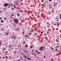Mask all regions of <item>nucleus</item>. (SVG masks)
Wrapping results in <instances>:
<instances>
[{"label":"nucleus","mask_w":61,"mask_h":61,"mask_svg":"<svg viewBox=\"0 0 61 61\" xmlns=\"http://www.w3.org/2000/svg\"><path fill=\"white\" fill-rule=\"evenodd\" d=\"M14 21L16 23V24H18V20L17 19H14Z\"/></svg>","instance_id":"obj_1"},{"label":"nucleus","mask_w":61,"mask_h":61,"mask_svg":"<svg viewBox=\"0 0 61 61\" xmlns=\"http://www.w3.org/2000/svg\"><path fill=\"white\" fill-rule=\"evenodd\" d=\"M34 49L32 50V51H31L32 52H33V51H34Z\"/></svg>","instance_id":"obj_31"},{"label":"nucleus","mask_w":61,"mask_h":61,"mask_svg":"<svg viewBox=\"0 0 61 61\" xmlns=\"http://www.w3.org/2000/svg\"><path fill=\"white\" fill-rule=\"evenodd\" d=\"M1 58V57H0V59Z\"/></svg>","instance_id":"obj_59"},{"label":"nucleus","mask_w":61,"mask_h":61,"mask_svg":"<svg viewBox=\"0 0 61 61\" xmlns=\"http://www.w3.org/2000/svg\"><path fill=\"white\" fill-rule=\"evenodd\" d=\"M25 47H28V45H25Z\"/></svg>","instance_id":"obj_8"},{"label":"nucleus","mask_w":61,"mask_h":61,"mask_svg":"<svg viewBox=\"0 0 61 61\" xmlns=\"http://www.w3.org/2000/svg\"><path fill=\"white\" fill-rule=\"evenodd\" d=\"M21 60H23V58H21Z\"/></svg>","instance_id":"obj_49"},{"label":"nucleus","mask_w":61,"mask_h":61,"mask_svg":"<svg viewBox=\"0 0 61 61\" xmlns=\"http://www.w3.org/2000/svg\"><path fill=\"white\" fill-rule=\"evenodd\" d=\"M2 18H0V20H1V19H2Z\"/></svg>","instance_id":"obj_35"},{"label":"nucleus","mask_w":61,"mask_h":61,"mask_svg":"<svg viewBox=\"0 0 61 61\" xmlns=\"http://www.w3.org/2000/svg\"><path fill=\"white\" fill-rule=\"evenodd\" d=\"M10 5V6H12V5H13V3H11Z\"/></svg>","instance_id":"obj_26"},{"label":"nucleus","mask_w":61,"mask_h":61,"mask_svg":"<svg viewBox=\"0 0 61 61\" xmlns=\"http://www.w3.org/2000/svg\"><path fill=\"white\" fill-rule=\"evenodd\" d=\"M31 54H32V55H34V54H35V53H33L32 54L31 53Z\"/></svg>","instance_id":"obj_34"},{"label":"nucleus","mask_w":61,"mask_h":61,"mask_svg":"<svg viewBox=\"0 0 61 61\" xmlns=\"http://www.w3.org/2000/svg\"><path fill=\"white\" fill-rule=\"evenodd\" d=\"M12 25H14V23H12Z\"/></svg>","instance_id":"obj_46"},{"label":"nucleus","mask_w":61,"mask_h":61,"mask_svg":"<svg viewBox=\"0 0 61 61\" xmlns=\"http://www.w3.org/2000/svg\"><path fill=\"white\" fill-rule=\"evenodd\" d=\"M17 2H15V4H16L17 5H18V4H17Z\"/></svg>","instance_id":"obj_20"},{"label":"nucleus","mask_w":61,"mask_h":61,"mask_svg":"<svg viewBox=\"0 0 61 61\" xmlns=\"http://www.w3.org/2000/svg\"><path fill=\"white\" fill-rule=\"evenodd\" d=\"M54 6H56V5L54 4Z\"/></svg>","instance_id":"obj_47"},{"label":"nucleus","mask_w":61,"mask_h":61,"mask_svg":"<svg viewBox=\"0 0 61 61\" xmlns=\"http://www.w3.org/2000/svg\"><path fill=\"white\" fill-rule=\"evenodd\" d=\"M47 25H49V23H47Z\"/></svg>","instance_id":"obj_21"},{"label":"nucleus","mask_w":61,"mask_h":61,"mask_svg":"<svg viewBox=\"0 0 61 61\" xmlns=\"http://www.w3.org/2000/svg\"><path fill=\"white\" fill-rule=\"evenodd\" d=\"M17 15H18V16H20V14H19V13H18L17 14Z\"/></svg>","instance_id":"obj_12"},{"label":"nucleus","mask_w":61,"mask_h":61,"mask_svg":"<svg viewBox=\"0 0 61 61\" xmlns=\"http://www.w3.org/2000/svg\"><path fill=\"white\" fill-rule=\"evenodd\" d=\"M20 46V45H18V46Z\"/></svg>","instance_id":"obj_50"},{"label":"nucleus","mask_w":61,"mask_h":61,"mask_svg":"<svg viewBox=\"0 0 61 61\" xmlns=\"http://www.w3.org/2000/svg\"><path fill=\"white\" fill-rule=\"evenodd\" d=\"M51 60H53V61H54V60H53V59H51Z\"/></svg>","instance_id":"obj_42"},{"label":"nucleus","mask_w":61,"mask_h":61,"mask_svg":"<svg viewBox=\"0 0 61 61\" xmlns=\"http://www.w3.org/2000/svg\"><path fill=\"white\" fill-rule=\"evenodd\" d=\"M1 30H2V31H4V29H2Z\"/></svg>","instance_id":"obj_41"},{"label":"nucleus","mask_w":61,"mask_h":61,"mask_svg":"<svg viewBox=\"0 0 61 61\" xmlns=\"http://www.w3.org/2000/svg\"><path fill=\"white\" fill-rule=\"evenodd\" d=\"M2 44V42L0 41V45Z\"/></svg>","instance_id":"obj_17"},{"label":"nucleus","mask_w":61,"mask_h":61,"mask_svg":"<svg viewBox=\"0 0 61 61\" xmlns=\"http://www.w3.org/2000/svg\"><path fill=\"white\" fill-rule=\"evenodd\" d=\"M14 27H16V25H14Z\"/></svg>","instance_id":"obj_10"},{"label":"nucleus","mask_w":61,"mask_h":61,"mask_svg":"<svg viewBox=\"0 0 61 61\" xmlns=\"http://www.w3.org/2000/svg\"><path fill=\"white\" fill-rule=\"evenodd\" d=\"M17 12H19V11H17Z\"/></svg>","instance_id":"obj_61"},{"label":"nucleus","mask_w":61,"mask_h":61,"mask_svg":"<svg viewBox=\"0 0 61 61\" xmlns=\"http://www.w3.org/2000/svg\"><path fill=\"white\" fill-rule=\"evenodd\" d=\"M4 5L5 7H7L8 5V4L7 3H5L4 4Z\"/></svg>","instance_id":"obj_2"},{"label":"nucleus","mask_w":61,"mask_h":61,"mask_svg":"<svg viewBox=\"0 0 61 61\" xmlns=\"http://www.w3.org/2000/svg\"><path fill=\"white\" fill-rule=\"evenodd\" d=\"M30 48H33V46H31V47H30Z\"/></svg>","instance_id":"obj_30"},{"label":"nucleus","mask_w":61,"mask_h":61,"mask_svg":"<svg viewBox=\"0 0 61 61\" xmlns=\"http://www.w3.org/2000/svg\"><path fill=\"white\" fill-rule=\"evenodd\" d=\"M23 57H24V58H25V59H26V56L25 55H24V56Z\"/></svg>","instance_id":"obj_7"},{"label":"nucleus","mask_w":61,"mask_h":61,"mask_svg":"<svg viewBox=\"0 0 61 61\" xmlns=\"http://www.w3.org/2000/svg\"><path fill=\"white\" fill-rule=\"evenodd\" d=\"M10 5H9V6L8 7V8H9V7H10Z\"/></svg>","instance_id":"obj_43"},{"label":"nucleus","mask_w":61,"mask_h":61,"mask_svg":"<svg viewBox=\"0 0 61 61\" xmlns=\"http://www.w3.org/2000/svg\"><path fill=\"white\" fill-rule=\"evenodd\" d=\"M41 34H42L43 33V32H41Z\"/></svg>","instance_id":"obj_32"},{"label":"nucleus","mask_w":61,"mask_h":61,"mask_svg":"<svg viewBox=\"0 0 61 61\" xmlns=\"http://www.w3.org/2000/svg\"><path fill=\"white\" fill-rule=\"evenodd\" d=\"M34 30L35 31H36V28H35L34 29Z\"/></svg>","instance_id":"obj_24"},{"label":"nucleus","mask_w":61,"mask_h":61,"mask_svg":"<svg viewBox=\"0 0 61 61\" xmlns=\"http://www.w3.org/2000/svg\"><path fill=\"white\" fill-rule=\"evenodd\" d=\"M28 36V35H27V36H25V37H26L27 38V37Z\"/></svg>","instance_id":"obj_16"},{"label":"nucleus","mask_w":61,"mask_h":61,"mask_svg":"<svg viewBox=\"0 0 61 61\" xmlns=\"http://www.w3.org/2000/svg\"><path fill=\"white\" fill-rule=\"evenodd\" d=\"M29 35H31V33H30L29 34Z\"/></svg>","instance_id":"obj_39"},{"label":"nucleus","mask_w":61,"mask_h":61,"mask_svg":"<svg viewBox=\"0 0 61 61\" xmlns=\"http://www.w3.org/2000/svg\"><path fill=\"white\" fill-rule=\"evenodd\" d=\"M23 44H25V42H23Z\"/></svg>","instance_id":"obj_45"},{"label":"nucleus","mask_w":61,"mask_h":61,"mask_svg":"<svg viewBox=\"0 0 61 61\" xmlns=\"http://www.w3.org/2000/svg\"><path fill=\"white\" fill-rule=\"evenodd\" d=\"M12 16H14V14H12L11 15Z\"/></svg>","instance_id":"obj_38"},{"label":"nucleus","mask_w":61,"mask_h":61,"mask_svg":"<svg viewBox=\"0 0 61 61\" xmlns=\"http://www.w3.org/2000/svg\"><path fill=\"white\" fill-rule=\"evenodd\" d=\"M15 30L17 31H19V29L16 28Z\"/></svg>","instance_id":"obj_4"},{"label":"nucleus","mask_w":61,"mask_h":61,"mask_svg":"<svg viewBox=\"0 0 61 61\" xmlns=\"http://www.w3.org/2000/svg\"><path fill=\"white\" fill-rule=\"evenodd\" d=\"M44 57H46V56H44Z\"/></svg>","instance_id":"obj_60"},{"label":"nucleus","mask_w":61,"mask_h":61,"mask_svg":"<svg viewBox=\"0 0 61 61\" xmlns=\"http://www.w3.org/2000/svg\"><path fill=\"white\" fill-rule=\"evenodd\" d=\"M10 47H12V46H10Z\"/></svg>","instance_id":"obj_52"},{"label":"nucleus","mask_w":61,"mask_h":61,"mask_svg":"<svg viewBox=\"0 0 61 61\" xmlns=\"http://www.w3.org/2000/svg\"><path fill=\"white\" fill-rule=\"evenodd\" d=\"M57 25H60L58 23L57 24Z\"/></svg>","instance_id":"obj_28"},{"label":"nucleus","mask_w":61,"mask_h":61,"mask_svg":"<svg viewBox=\"0 0 61 61\" xmlns=\"http://www.w3.org/2000/svg\"><path fill=\"white\" fill-rule=\"evenodd\" d=\"M44 5H46V2H44Z\"/></svg>","instance_id":"obj_13"},{"label":"nucleus","mask_w":61,"mask_h":61,"mask_svg":"<svg viewBox=\"0 0 61 61\" xmlns=\"http://www.w3.org/2000/svg\"><path fill=\"white\" fill-rule=\"evenodd\" d=\"M27 55H29V53H28L27 54Z\"/></svg>","instance_id":"obj_54"},{"label":"nucleus","mask_w":61,"mask_h":61,"mask_svg":"<svg viewBox=\"0 0 61 61\" xmlns=\"http://www.w3.org/2000/svg\"><path fill=\"white\" fill-rule=\"evenodd\" d=\"M9 51H11V50L10 49H9Z\"/></svg>","instance_id":"obj_48"},{"label":"nucleus","mask_w":61,"mask_h":61,"mask_svg":"<svg viewBox=\"0 0 61 61\" xmlns=\"http://www.w3.org/2000/svg\"><path fill=\"white\" fill-rule=\"evenodd\" d=\"M5 53H8V52H7V51H6V52H5Z\"/></svg>","instance_id":"obj_40"},{"label":"nucleus","mask_w":61,"mask_h":61,"mask_svg":"<svg viewBox=\"0 0 61 61\" xmlns=\"http://www.w3.org/2000/svg\"><path fill=\"white\" fill-rule=\"evenodd\" d=\"M56 19L57 21V20H58V19L57 18H56Z\"/></svg>","instance_id":"obj_33"},{"label":"nucleus","mask_w":61,"mask_h":61,"mask_svg":"<svg viewBox=\"0 0 61 61\" xmlns=\"http://www.w3.org/2000/svg\"><path fill=\"white\" fill-rule=\"evenodd\" d=\"M51 47V49H53V50H54V49L53 48V47Z\"/></svg>","instance_id":"obj_19"},{"label":"nucleus","mask_w":61,"mask_h":61,"mask_svg":"<svg viewBox=\"0 0 61 61\" xmlns=\"http://www.w3.org/2000/svg\"><path fill=\"white\" fill-rule=\"evenodd\" d=\"M56 42H59V41H56Z\"/></svg>","instance_id":"obj_51"},{"label":"nucleus","mask_w":61,"mask_h":61,"mask_svg":"<svg viewBox=\"0 0 61 61\" xmlns=\"http://www.w3.org/2000/svg\"><path fill=\"white\" fill-rule=\"evenodd\" d=\"M18 2H19V1H18L17 2V3H18Z\"/></svg>","instance_id":"obj_55"},{"label":"nucleus","mask_w":61,"mask_h":61,"mask_svg":"<svg viewBox=\"0 0 61 61\" xmlns=\"http://www.w3.org/2000/svg\"><path fill=\"white\" fill-rule=\"evenodd\" d=\"M12 37L13 38L14 40H15V39H16V37H14V36H12Z\"/></svg>","instance_id":"obj_3"},{"label":"nucleus","mask_w":61,"mask_h":61,"mask_svg":"<svg viewBox=\"0 0 61 61\" xmlns=\"http://www.w3.org/2000/svg\"><path fill=\"white\" fill-rule=\"evenodd\" d=\"M1 23H3V20H1Z\"/></svg>","instance_id":"obj_22"},{"label":"nucleus","mask_w":61,"mask_h":61,"mask_svg":"<svg viewBox=\"0 0 61 61\" xmlns=\"http://www.w3.org/2000/svg\"><path fill=\"white\" fill-rule=\"evenodd\" d=\"M49 2H51L52 1V0H49Z\"/></svg>","instance_id":"obj_27"},{"label":"nucleus","mask_w":61,"mask_h":61,"mask_svg":"<svg viewBox=\"0 0 61 61\" xmlns=\"http://www.w3.org/2000/svg\"><path fill=\"white\" fill-rule=\"evenodd\" d=\"M25 33V32H23V34H24V33Z\"/></svg>","instance_id":"obj_53"},{"label":"nucleus","mask_w":61,"mask_h":61,"mask_svg":"<svg viewBox=\"0 0 61 61\" xmlns=\"http://www.w3.org/2000/svg\"><path fill=\"white\" fill-rule=\"evenodd\" d=\"M27 59H28L29 60H31V59L29 58H27Z\"/></svg>","instance_id":"obj_9"},{"label":"nucleus","mask_w":61,"mask_h":61,"mask_svg":"<svg viewBox=\"0 0 61 61\" xmlns=\"http://www.w3.org/2000/svg\"><path fill=\"white\" fill-rule=\"evenodd\" d=\"M2 50H3V51L6 50V48H5V47H3V48Z\"/></svg>","instance_id":"obj_5"},{"label":"nucleus","mask_w":61,"mask_h":61,"mask_svg":"<svg viewBox=\"0 0 61 61\" xmlns=\"http://www.w3.org/2000/svg\"><path fill=\"white\" fill-rule=\"evenodd\" d=\"M40 52H38V54H40Z\"/></svg>","instance_id":"obj_23"},{"label":"nucleus","mask_w":61,"mask_h":61,"mask_svg":"<svg viewBox=\"0 0 61 61\" xmlns=\"http://www.w3.org/2000/svg\"><path fill=\"white\" fill-rule=\"evenodd\" d=\"M41 1H44V0H41Z\"/></svg>","instance_id":"obj_56"},{"label":"nucleus","mask_w":61,"mask_h":61,"mask_svg":"<svg viewBox=\"0 0 61 61\" xmlns=\"http://www.w3.org/2000/svg\"><path fill=\"white\" fill-rule=\"evenodd\" d=\"M60 18L61 19V16L60 17Z\"/></svg>","instance_id":"obj_64"},{"label":"nucleus","mask_w":61,"mask_h":61,"mask_svg":"<svg viewBox=\"0 0 61 61\" xmlns=\"http://www.w3.org/2000/svg\"><path fill=\"white\" fill-rule=\"evenodd\" d=\"M43 48H44V47L43 46H41V49H42Z\"/></svg>","instance_id":"obj_11"},{"label":"nucleus","mask_w":61,"mask_h":61,"mask_svg":"<svg viewBox=\"0 0 61 61\" xmlns=\"http://www.w3.org/2000/svg\"><path fill=\"white\" fill-rule=\"evenodd\" d=\"M4 20H6V18H4Z\"/></svg>","instance_id":"obj_37"},{"label":"nucleus","mask_w":61,"mask_h":61,"mask_svg":"<svg viewBox=\"0 0 61 61\" xmlns=\"http://www.w3.org/2000/svg\"><path fill=\"white\" fill-rule=\"evenodd\" d=\"M24 52L25 53H27V52L26 51H24Z\"/></svg>","instance_id":"obj_14"},{"label":"nucleus","mask_w":61,"mask_h":61,"mask_svg":"<svg viewBox=\"0 0 61 61\" xmlns=\"http://www.w3.org/2000/svg\"><path fill=\"white\" fill-rule=\"evenodd\" d=\"M5 45V43H3V46H4V45Z\"/></svg>","instance_id":"obj_44"},{"label":"nucleus","mask_w":61,"mask_h":61,"mask_svg":"<svg viewBox=\"0 0 61 61\" xmlns=\"http://www.w3.org/2000/svg\"><path fill=\"white\" fill-rule=\"evenodd\" d=\"M16 9V10H18V9Z\"/></svg>","instance_id":"obj_62"},{"label":"nucleus","mask_w":61,"mask_h":61,"mask_svg":"<svg viewBox=\"0 0 61 61\" xmlns=\"http://www.w3.org/2000/svg\"><path fill=\"white\" fill-rule=\"evenodd\" d=\"M21 1H23V0H21Z\"/></svg>","instance_id":"obj_57"},{"label":"nucleus","mask_w":61,"mask_h":61,"mask_svg":"<svg viewBox=\"0 0 61 61\" xmlns=\"http://www.w3.org/2000/svg\"><path fill=\"white\" fill-rule=\"evenodd\" d=\"M14 36V37H15V36Z\"/></svg>","instance_id":"obj_63"},{"label":"nucleus","mask_w":61,"mask_h":61,"mask_svg":"<svg viewBox=\"0 0 61 61\" xmlns=\"http://www.w3.org/2000/svg\"><path fill=\"white\" fill-rule=\"evenodd\" d=\"M30 55L29 56V57H30Z\"/></svg>","instance_id":"obj_58"},{"label":"nucleus","mask_w":61,"mask_h":61,"mask_svg":"<svg viewBox=\"0 0 61 61\" xmlns=\"http://www.w3.org/2000/svg\"><path fill=\"white\" fill-rule=\"evenodd\" d=\"M40 50H42V51H43V50L42 49H41V48H40Z\"/></svg>","instance_id":"obj_15"},{"label":"nucleus","mask_w":61,"mask_h":61,"mask_svg":"<svg viewBox=\"0 0 61 61\" xmlns=\"http://www.w3.org/2000/svg\"><path fill=\"white\" fill-rule=\"evenodd\" d=\"M55 5H57V3H56L55 4H54Z\"/></svg>","instance_id":"obj_29"},{"label":"nucleus","mask_w":61,"mask_h":61,"mask_svg":"<svg viewBox=\"0 0 61 61\" xmlns=\"http://www.w3.org/2000/svg\"><path fill=\"white\" fill-rule=\"evenodd\" d=\"M36 53H37V52H38V51L37 50H36Z\"/></svg>","instance_id":"obj_25"},{"label":"nucleus","mask_w":61,"mask_h":61,"mask_svg":"<svg viewBox=\"0 0 61 61\" xmlns=\"http://www.w3.org/2000/svg\"><path fill=\"white\" fill-rule=\"evenodd\" d=\"M23 60H24V61H27V60H25V59H23Z\"/></svg>","instance_id":"obj_36"},{"label":"nucleus","mask_w":61,"mask_h":61,"mask_svg":"<svg viewBox=\"0 0 61 61\" xmlns=\"http://www.w3.org/2000/svg\"><path fill=\"white\" fill-rule=\"evenodd\" d=\"M6 35H8V34H9V33H6Z\"/></svg>","instance_id":"obj_18"},{"label":"nucleus","mask_w":61,"mask_h":61,"mask_svg":"<svg viewBox=\"0 0 61 61\" xmlns=\"http://www.w3.org/2000/svg\"><path fill=\"white\" fill-rule=\"evenodd\" d=\"M49 12L48 13L49 15H51V12H49Z\"/></svg>","instance_id":"obj_6"}]
</instances>
